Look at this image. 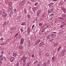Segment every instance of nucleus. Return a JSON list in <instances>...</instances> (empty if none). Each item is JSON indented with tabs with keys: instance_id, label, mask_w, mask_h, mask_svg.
<instances>
[{
	"instance_id": "1",
	"label": "nucleus",
	"mask_w": 66,
	"mask_h": 66,
	"mask_svg": "<svg viewBox=\"0 0 66 66\" xmlns=\"http://www.w3.org/2000/svg\"><path fill=\"white\" fill-rule=\"evenodd\" d=\"M27 57H23L22 59V60L23 61V66H24L26 64V60H27Z\"/></svg>"
},
{
	"instance_id": "2",
	"label": "nucleus",
	"mask_w": 66,
	"mask_h": 66,
	"mask_svg": "<svg viewBox=\"0 0 66 66\" xmlns=\"http://www.w3.org/2000/svg\"><path fill=\"white\" fill-rule=\"evenodd\" d=\"M2 15L3 18H5L7 15L6 13V12H5V11H4Z\"/></svg>"
},
{
	"instance_id": "3",
	"label": "nucleus",
	"mask_w": 66,
	"mask_h": 66,
	"mask_svg": "<svg viewBox=\"0 0 66 66\" xmlns=\"http://www.w3.org/2000/svg\"><path fill=\"white\" fill-rule=\"evenodd\" d=\"M25 3V0H23L19 4V6H22V5H23V4H24Z\"/></svg>"
},
{
	"instance_id": "4",
	"label": "nucleus",
	"mask_w": 66,
	"mask_h": 66,
	"mask_svg": "<svg viewBox=\"0 0 66 66\" xmlns=\"http://www.w3.org/2000/svg\"><path fill=\"white\" fill-rule=\"evenodd\" d=\"M66 50L65 49L61 52V56L64 55L65 53L66 52Z\"/></svg>"
},
{
	"instance_id": "5",
	"label": "nucleus",
	"mask_w": 66,
	"mask_h": 66,
	"mask_svg": "<svg viewBox=\"0 0 66 66\" xmlns=\"http://www.w3.org/2000/svg\"><path fill=\"white\" fill-rule=\"evenodd\" d=\"M24 39L23 38H21L20 41V44L22 45L23 43L24 42Z\"/></svg>"
},
{
	"instance_id": "6",
	"label": "nucleus",
	"mask_w": 66,
	"mask_h": 66,
	"mask_svg": "<svg viewBox=\"0 0 66 66\" xmlns=\"http://www.w3.org/2000/svg\"><path fill=\"white\" fill-rule=\"evenodd\" d=\"M41 12H42V11L41 10H39L37 11V16L38 17H39V14H40V13Z\"/></svg>"
},
{
	"instance_id": "7",
	"label": "nucleus",
	"mask_w": 66,
	"mask_h": 66,
	"mask_svg": "<svg viewBox=\"0 0 66 66\" xmlns=\"http://www.w3.org/2000/svg\"><path fill=\"white\" fill-rule=\"evenodd\" d=\"M54 11V10H53V8H52L50 10H48V13H50L51 12H53Z\"/></svg>"
},
{
	"instance_id": "8",
	"label": "nucleus",
	"mask_w": 66,
	"mask_h": 66,
	"mask_svg": "<svg viewBox=\"0 0 66 66\" xmlns=\"http://www.w3.org/2000/svg\"><path fill=\"white\" fill-rule=\"evenodd\" d=\"M14 60H15V57H13L10 60V61L11 62H13Z\"/></svg>"
},
{
	"instance_id": "9",
	"label": "nucleus",
	"mask_w": 66,
	"mask_h": 66,
	"mask_svg": "<svg viewBox=\"0 0 66 66\" xmlns=\"http://www.w3.org/2000/svg\"><path fill=\"white\" fill-rule=\"evenodd\" d=\"M39 46H42L44 45H45V43L44 42H41L39 44Z\"/></svg>"
},
{
	"instance_id": "10",
	"label": "nucleus",
	"mask_w": 66,
	"mask_h": 66,
	"mask_svg": "<svg viewBox=\"0 0 66 66\" xmlns=\"http://www.w3.org/2000/svg\"><path fill=\"white\" fill-rule=\"evenodd\" d=\"M27 34H29V33L30 34V32H31V29H30V28H28L27 29Z\"/></svg>"
},
{
	"instance_id": "11",
	"label": "nucleus",
	"mask_w": 66,
	"mask_h": 66,
	"mask_svg": "<svg viewBox=\"0 0 66 66\" xmlns=\"http://www.w3.org/2000/svg\"><path fill=\"white\" fill-rule=\"evenodd\" d=\"M48 5L49 7H51V6H52L53 5V3H51L49 4Z\"/></svg>"
},
{
	"instance_id": "12",
	"label": "nucleus",
	"mask_w": 66,
	"mask_h": 66,
	"mask_svg": "<svg viewBox=\"0 0 66 66\" xmlns=\"http://www.w3.org/2000/svg\"><path fill=\"white\" fill-rule=\"evenodd\" d=\"M61 23L62 24V25H63L64 26H65L66 25V23L63 22H61Z\"/></svg>"
},
{
	"instance_id": "13",
	"label": "nucleus",
	"mask_w": 66,
	"mask_h": 66,
	"mask_svg": "<svg viewBox=\"0 0 66 66\" xmlns=\"http://www.w3.org/2000/svg\"><path fill=\"white\" fill-rule=\"evenodd\" d=\"M27 44L28 46H30V40H28L27 41Z\"/></svg>"
},
{
	"instance_id": "14",
	"label": "nucleus",
	"mask_w": 66,
	"mask_h": 66,
	"mask_svg": "<svg viewBox=\"0 0 66 66\" xmlns=\"http://www.w3.org/2000/svg\"><path fill=\"white\" fill-rule=\"evenodd\" d=\"M19 48H20L21 49H22V48H23V46L22 45H20L19 46Z\"/></svg>"
},
{
	"instance_id": "15",
	"label": "nucleus",
	"mask_w": 66,
	"mask_h": 66,
	"mask_svg": "<svg viewBox=\"0 0 66 66\" xmlns=\"http://www.w3.org/2000/svg\"><path fill=\"white\" fill-rule=\"evenodd\" d=\"M26 23L25 22H23L21 24V25L22 26H24L26 25Z\"/></svg>"
},
{
	"instance_id": "16",
	"label": "nucleus",
	"mask_w": 66,
	"mask_h": 66,
	"mask_svg": "<svg viewBox=\"0 0 66 66\" xmlns=\"http://www.w3.org/2000/svg\"><path fill=\"white\" fill-rule=\"evenodd\" d=\"M51 37H52V38H54L55 37V35H54L53 34H51Z\"/></svg>"
},
{
	"instance_id": "17",
	"label": "nucleus",
	"mask_w": 66,
	"mask_h": 66,
	"mask_svg": "<svg viewBox=\"0 0 66 66\" xmlns=\"http://www.w3.org/2000/svg\"><path fill=\"white\" fill-rule=\"evenodd\" d=\"M17 55V53H14L13 54V55L14 57H16V56Z\"/></svg>"
},
{
	"instance_id": "18",
	"label": "nucleus",
	"mask_w": 66,
	"mask_h": 66,
	"mask_svg": "<svg viewBox=\"0 0 66 66\" xmlns=\"http://www.w3.org/2000/svg\"><path fill=\"white\" fill-rule=\"evenodd\" d=\"M8 4L10 6H11L12 5V3L11 2H10L8 3Z\"/></svg>"
},
{
	"instance_id": "19",
	"label": "nucleus",
	"mask_w": 66,
	"mask_h": 66,
	"mask_svg": "<svg viewBox=\"0 0 66 66\" xmlns=\"http://www.w3.org/2000/svg\"><path fill=\"white\" fill-rule=\"evenodd\" d=\"M63 4V2H60L58 4V5L60 6V5H62Z\"/></svg>"
},
{
	"instance_id": "20",
	"label": "nucleus",
	"mask_w": 66,
	"mask_h": 66,
	"mask_svg": "<svg viewBox=\"0 0 66 66\" xmlns=\"http://www.w3.org/2000/svg\"><path fill=\"white\" fill-rule=\"evenodd\" d=\"M46 65L47 63L46 62H44L43 64V66H46Z\"/></svg>"
},
{
	"instance_id": "21",
	"label": "nucleus",
	"mask_w": 66,
	"mask_h": 66,
	"mask_svg": "<svg viewBox=\"0 0 66 66\" xmlns=\"http://www.w3.org/2000/svg\"><path fill=\"white\" fill-rule=\"evenodd\" d=\"M46 14H44L42 15V17H46Z\"/></svg>"
},
{
	"instance_id": "22",
	"label": "nucleus",
	"mask_w": 66,
	"mask_h": 66,
	"mask_svg": "<svg viewBox=\"0 0 66 66\" xmlns=\"http://www.w3.org/2000/svg\"><path fill=\"white\" fill-rule=\"evenodd\" d=\"M38 44H39L40 42V39H38L37 40V41Z\"/></svg>"
},
{
	"instance_id": "23",
	"label": "nucleus",
	"mask_w": 66,
	"mask_h": 66,
	"mask_svg": "<svg viewBox=\"0 0 66 66\" xmlns=\"http://www.w3.org/2000/svg\"><path fill=\"white\" fill-rule=\"evenodd\" d=\"M6 22H5L3 24V26H6Z\"/></svg>"
},
{
	"instance_id": "24",
	"label": "nucleus",
	"mask_w": 66,
	"mask_h": 66,
	"mask_svg": "<svg viewBox=\"0 0 66 66\" xmlns=\"http://www.w3.org/2000/svg\"><path fill=\"white\" fill-rule=\"evenodd\" d=\"M46 56H49L50 55V54L48 53H47L46 54Z\"/></svg>"
},
{
	"instance_id": "25",
	"label": "nucleus",
	"mask_w": 66,
	"mask_h": 66,
	"mask_svg": "<svg viewBox=\"0 0 66 66\" xmlns=\"http://www.w3.org/2000/svg\"><path fill=\"white\" fill-rule=\"evenodd\" d=\"M47 26V24L44 25V28H47V27H49V26Z\"/></svg>"
},
{
	"instance_id": "26",
	"label": "nucleus",
	"mask_w": 66,
	"mask_h": 66,
	"mask_svg": "<svg viewBox=\"0 0 66 66\" xmlns=\"http://www.w3.org/2000/svg\"><path fill=\"white\" fill-rule=\"evenodd\" d=\"M30 62H29L27 64L26 66H30Z\"/></svg>"
},
{
	"instance_id": "27",
	"label": "nucleus",
	"mask_w": 66,
	"mask_h": 66,
	"mask_svg": "<svg viewBox=\"0 0 66 66\" xmlns=\"http://www.w3.org/2000/svg\"><path fill=\"white\" fill-rule=\"evenodd\" d=\"M24 13H27V10H26V9H24Z\"/></svg>"
},
{
	"instance_id": "28",
	"label": "nucleus",
	"mask_w": 66,
	"mask_h": 66,
	"mask_svg": "<svg viewBox=\"0 0 66 66\" xmlns=\"http://www.w3.org/2000/svg\"><path fill=\"white\" fill-rule=\"evenodd\" d=\"M66 10V9L65 8H64V9H63V12L64 13H66V12H65V10Z\"/></svg>"
},
{
	"instance_id": "29",
	"label": "nucleus",
	"mask_w": 66,
	"mask_h": 66,
	"mask_svg": "<svg viewBox=\"0 0 66 66\" xmlns=\"http://www.w3.org/2000/svg\"><path fill=\"white\" fill-rule=\"evenodd\" d=\"M64 26L62 24L61 25V26H60V28H63V27H64Z\"/></svg>"
},
{
	"instance_id": "30",
	"label": "nucleus",
	"mask_w": 66,
	"mask_h": 66,
	"mask_svg": "<svg viewBox=\"0 0 66 66\" xmlns=\"http://www.w3.org/2000/svg\"><path fill=\"white\" fill-rule=\"evenodd\" d=\"M55 57H53L52 58V60H55Z\"/></svg>"
},
{
	"instance_id": "31",
	"label": "nucleus",
	"mask_w": 66,
	"mask_h": 66,
	"mask_svg": "<svg viewBox=\"0 0 66 66\" xmlns=\"http://www.w3.org/2000/svg\"><path fill=\"white\" fill-rule=\"evenodd\" d=\"M38 64H39L40 65H41L42 64V62H41V61H39V62L38 63Z\"/></svg>"
},
{
	"instance_id": "32",
	"label": "nucleus",
	"mask_w": 66,
	"mask_h": 66,
	"mask_svg": "<svg viewBox=\"0 0 66 66\" xmlns=\"http://www.w3.org/2000/svg\"><path fill=\"white\" fill-rule=\"evenodd\" d=\"M62 16L63 17H64L65 18L66 16V15L62 14Z\"/></svg>"
},
{
	"instance_id": "33",
	"label": "nucleus",
	"mask_w": 66,
	"mask_h": 66,
	"mask_svg": "<svg viewBox=\"0 0 66 66\" xmlns=\"http://www.w3.org/2000/svg\"><path fill=\"white\" fill-rule=\"evenodd\" d=\"M59 19H61V20H63L64 19L62 17V18H58Z\"/></svg>"
},
{
	"instance_id": "34",
	"label": "nucleus",
	"mask_w": 66,
	"mask_h": 66,
	"mask_svg": "<svg viewBox=\"0 0 66 66\" xmlns=\"http://www.w3.org/2000/svg\"><path fill=\"white\" fill-rule=\"evenodd\" d=\"M48 30L46 31V33H48V32H50V29H48Z\"/></svg>"
},
{
	"instance_id": "35",
	"label": "nucleus",
	"mask_w": 66,
	"mask_h": 66,
	"mask_svg": "<svg viewBox=\"0 0 66 66\" xmlns=\"http://www.w3.org/2000/svg\"><path fill=\"white\" fill-rule=\"evenodd\" d=\"M11 30H14L15 29V28H11Z\"/></svg>"
},
{
	"instance_id": "36",
	"label": "nucleus",
	"mask_w": 66,
	"mask_h": 66,
	"mask_svg": "<svg viewBox=\"0 0 66 66\" xmlns=\"http://www.w3.org/2000/svg\"><path fill=\"white\" fill-rule=\"evenodd\" d=\"M38 4V3H37L36 2L35 3L34 5H35V6H37Z\"/></svg>"
},
{
	"instance_id": "37",
	"label": "nucleus",
	"mask_w": 66,
	"mask_h": 66,
	"mask_svg": "<svg viewBox=\"0 0 66 66\" xmlns=\"http://www.w3.org/2000/svg\"><path fill=\"white\" fill-rule=\"evenodd\" d=\"M61 47L60 46L59 47V48L57 49L58 51H59L60 50V49H61Z\"/></svg>"
},
{
	"instance_id": "38",
	"label": "nucleus",
	"mask_w": 66,
	"mask_h": 66,
	"mask_svg": "<svg viewBox=\"0 0 66 66\" xmlns=\"http://www.w3.org/2000/svg\"><path fill=\"white\" fill-rule=\"evenodd\" d=\"M18 19H20V18H21V16L20 15H19L18 16Z\"/></svg>"
},
{
	"instance_id": "39",
	"label": "nucleus",
	"mask_w": 66,
	"mask_h": 66,
	"mask_svg": "<svg viewBox=\"0 0 66 66\" xmlns=\"http://www.w3.org/2000/svg\"><path fill=\"white\" fill-rule=\"evenodd\" d=\"M27 17H28V18H30V15L28 14L27 15Z\"/></svg>"
},
{
	"instance_id": "40",
	"label": "nucleus",
	"mask_w": 66,
	"mask_h": 66,
	"mask_svg": "<svg viewBox=\"0 0 66 66\" xmlns=\"http://www.w3.org/2000/svg\"><path fill=\"white\" fill-rule=\"evenodd\" d=\"M13 10H11V11H10V13L11 14H13Z\"/></svg>"
},
{
	"instance_id": "41",
	"label": "nucleus",
	"mask_w": 66,
	"mask_h": 66,
	"mask_svg": "<svg viewBox=\"0 0 66 66\" xmlns=\"http://www.w3.org/2000/svg\"><path fill=\"white\" fill-rule=\"evenodd\" d=\"M18 33H17L14 36V38H15V37H16L17 36V35H18Z\"/></svg>"
},
{
	"instance_id": "42",
	"label": "nucleus",
	"mask_w": 66,
	"mask_h": 66,
	"mask_svg": "<svg viewBox=\"0 0 66 66\" xmlns=\"http://www.w3.org/2000/svg\"><path fill=\"white\" fill-rule=\"evenodd\" d=\"M3 51H4L3 50L1 52V54H3L4 53Z\"/></svg>"
},
{
	"instance_id": "43",
	"label": "nucleus",
	"mask_w": 66,
	"mask_h": 66,
	"mask_svg": "<svg viewBox=\"0 0 66 66\" xmlns=\"http://www.w3.org/2000/svg\"><path fill=\"white\" fill-rule=\"evenodd\" d=\"M19 65V63H17L16 64V66H18V65Z\"/></svg>"
},
{
	"instance_id": "44",
	"label": "nucleus",
	"mask_w": 66,
	"mask_h": 66,
	"mask_svg": "<svg viewBox=\"0 0 66 66\" xmlns=\"http://www.w3.org/2000/svg\"><path fill=\"white\" fill-rule=\"evenodd\" d=\"M38 44L39 43H38L37 42L35 43V46H36V45H38Z\"/></svg>"
},
{
	"instance_id": "45",
	"label": "nucleus",
	"mask_w": 66,
	"mask_h": 66,
	"mask_svg": "<svg viewBox=\"0 0 66 66\" xmlns=\"http://www.w3.org/2000/svg\"><path fill=\"white\" fill-rule=\"evenodd\" d=\"M37 63H38V61H36L34 63L35 64H37Z\"/></svg>"
},
{
	"instance_id": "46",
	"label": "nucleus",
	"mask_w": 66,
	"mask_h": 66,
	"mask_svg": "<svg viewBox=\"0 0 66 66\" xmlns=\"http://www.w3.org/2000/svg\"><path fill=\"white\" fill-rule=\"evenodd\" d=\"M53 39H51L49 40V42H52V41H53Z\"/></svg>"
},
{
	"instance_id": "47",
	"label": "nucleus",
	"mask_w": 66,
	"mask_h": 66,
	"mask_svg": "<svg viewBox=\"0 0 66 66\" xmlns=\"http://www.w3.org/2000/svg\"><path fill=\"white\" fill-rule=\"evenodd\" d=\"M56 50H54L53 52V53H56Z\"/></svg>"
},
{
	"instance_id": "48",
	"label": "nucleus",
	"mask_w": 66,
	"mask_h": 66,
	"mask_svg": "<svg viewBox=\"0 0 66 66\" xmlns=\"http://www.w3.org/2000/svg\"><path fill=\"white\" fill-rule=\"evenodd\" d=\"M13 14L12 13H10V17H12V16Z\"/></svg>"
},
{
	"instance_id": "49",
	"label": "nucleus",
	"mask_w": 66,
	"mask_h": 66,
	"mask_svg": "<svg viewBox=\"0 0 66 66\" xmlns=\"http://www.w3.org/2000/svg\"><path fill=\"white\" fill-rule=\"evenodd\" d=\"M2 58H3V59H4V60H5V59H6V57H3Z\"/></svg>"
},
{
	"instance_id": "50",
	"label": "nucleus",
	"mask_w": 66,
	"mask_h": 66,
	"mask_svg": "<svg viewBox=\"0 0 66 66\" xmlns=\"http://www.w3.org/2000/svg\"><path fill=\"white\" fill-rule=\"evenodd\" d=\"M42 23H39V26H42Z\"/></svg>"
},
{
	"instance_id": "51",
	"label": "nucleus",
	"mask_w": 66,
	"mask_h": 66,
	"mask_svg": "<svg viewBox=\"0 0 66 66\" xmlns=\"http://www.w3.org/2000/svg\"><path fill=\"white\" fill-rule=\"evenodd\" d=\"M3 56V54H1L0 55V58H1Z\"/></svg>"
},
{
	"instance_id": "52",
	"label": "nucleus",
	"mask_w": 66,
	"mask_h": 66,
	"mask_svg": "<svg viewBox=\"0 0 66 66\" xmlns=\"http://www.w3.org/2000/svg\"><path fill=\"white\" fill-rule=\"evenodd\" d=\"M57 45V43H55L53 45L54 46H56V45Z\"/></svg>"
},
{
	"instance_id": "53",
	"label": "nucleus",
	"mask_w": 66,
	"mask_h": 66,
	"mask_svg": "<svg viewBox=\"0 0 66 66\" xmlns=\"http://www.w3.org/2000/svg\"><path fill=\"white\" fill-rule=\"evenodd\" d=\"M20 30L22 32H23V30L22 29H20Z\"/></svg>"
},
{
	"instance_id": "54",
	"label": "nucleus",
	"mask_w": 66,
	"mask_h": 66,
	"mask_svg": "<svg viewBox=\"0 0 66 66\" xmlns=\"http://www.w3.org/2000/svg\"><path fill=\"white\" fill-rule=\"evenodd\" d=\"M4 44H4V43H1V44H0V45H4Z\"/></svg>"
},
{
	"instance_id": "55",
	"label": "nucleus",
	"mask_w": 66,
	"mask_h": 66,
	"mask_svg": "<svg viewBox=\"0 0 66 66\" xmlns=\"http://www.w3.org/2000/svg\"><path fill=\"white\" fill-rule=\"evenodd\" d=\"M0 40H1L2 41H3V38H1Z\"/></svg>"
},
{
	"instance_id": "56",
	"label": "nucleus",
	"mask_w": 66,
	"mask_h": 66,
	"mask_svg": "<svg viewBox=\"0 0 66 66\" xmlns=\"http://www.w3.org/2000/svg\"><path fill=\"white\" fill-rule=\"evenodd\" d=\"M31 57H34V54H32V55H31Z\"/></svg>"
},
{
	"instance_id": "57",
	"label": "nucleus",
	"mask_w": 66,
	"mask_h": 66,
	"mask_svg": "<svg viewBox=\"0 0 66 66\" xmlns=\"http://www.w3.org/2000/svg\"><path fill=\"white\" fill-rule=\"evenodd\" d=\"M27 3H28V4H31V2H29V1H28V2H27Z\"/></svg>"
},
{
	"instance_id": "58",
	"label": "nucleus",
	"mask_w": 66,
	"mask_h": 66,
	"mask_svg": "<svg viewBox=\"0 0 66 66\" xmlns=\"http://www.w3.org/2000/svg\"><path fill=\"white\" fill-rule=\"evenodd\" d=\"M47 38H48V39H50V36H48L47 37Z\"/></svg>"
},
{
	"instance_id": "59",
	"label": "nucleus",
	"mask_w": 66,
	"mask_h": 66,
	"mask_svg": "<svg viewBox=\"0 0 66 66\" xmlns=\"http://www.w3.org/2000/svg\"><path fill=\"white\" fill-rule=\"evenodd\" d=\"M9 7L10 9H12V7L11 6H10Z\"/></svg>"
},
{
	"instance_id": "60",
	"label": "nucleus",
	"mask_w": 66,
	"mask_h": 66,
	"mask_svg": "<svg viewBox=\"0 0 66 66\" xmlns=\"http://www.w3.org/2000/svg\"><path fill=\"white\" fill-rule=\"evenodd\" d=\"M41 66V65H40V64H38H38H37V66Z\"/></svg>"
},
{
	"instance_id": "61",
	"label": "nucleus",
	"mask_w": 66,
	"mask_h": 66,
	"mask_svg": "<svg viewBox=\"0 0 66 66\" xmlns=\"http://www.w3.org/2000/svg\"><path fill=\"white\" fill-rule=\"evenodd\" d=\"M53 1H55V2H57V0H53Z\"/></svg>"
},
{
	"instance_id": "62",
	"label": "nucleus",
	"mask_w": 66,
	"mask_h": 66,
	"mask_svg": "<svg viewBox=\"0 0 66 66\" xmlns=\"http://www.w3.org/2000/svg\"><path fill=\"white\" fill-rule=\"evenodd\" d=\"M35 25L34 24L33 25L32 27V29H33V28H34V26H35Z\"/></svg>"
},
{
	"instance_id": "63",
	"label": "nucleus",
	"mask_w": 66,
	"mask_h": 66,
	"mask_svg": "<svg viewBox=\"0 0 66 66\" xmlns=\"http://www.w3.org/2000/svg\"><path fill=\"white\" fill-rule=\"evenodd\" d=\"M10 33H11V34H12V33H14V32H13V31H11V32H10Z\"/></svg>"
},
{
	"instance_id": "64",
	"label": "nucleus",
	"mask_w": 66,
	"mask_h": 66,
	"mask_svg": "<svg viewBox=\"0 0 66 66\" xmlns=\"http://www.w3.org/2000/svg\"><path fill=\"white\" fill-rule=\"evenodd\" d=\"M31 53H29V54H28V55H29V56H30V55H31Z\"/></svg>"
}]
</instances>
